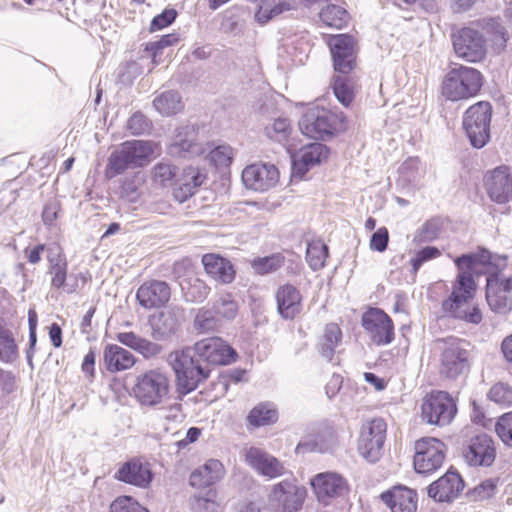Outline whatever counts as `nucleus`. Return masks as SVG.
I'll return each instance as SVG.
<instances>
[{
	"label": "nucleus",
	"mask_w": 512,
	"mask_h": 512,
	"mask_svg": "<svg viewBox=\"0 0 512 512\" xmlns=\"http://www.w3.org/2000/svg\"><path fill=\"white\" fill-rule=\"evenodd\" d=\"M459 270L452 283L450 295L441 303L444 315L470 324H479L482 313L479 307L473 304L477 285L475 282L476 268L470 253L462 254L455 259Z\"/></svg>",
	"instance_id": "obj_1"
},
{
	"label": "nucleus",
	"mask_w": 512,
	"mask_h": 512,
	"mask_svg": "<svg viewBox=\"0 0 512 512\" xmlns=\"http://www.w3.org/2000/svg\"><path fill=\"white\" fill-rule=\"evenodd\" d=\"M176 379V392L183 397L195 391L211 373L207 363L202 362L192 346L169 353L167 358Z\"/></svg>",
	"instance_id": "obj_2"
},
{
	"label": "nucleus",
	"mask_w": 512,
	"mask_h": 512,
	"mask_svg": "<svg viewBox=\"0 0 512 512\" xmlns=\"http://www.w3.org/2000/svg\"><path fill=\"white\" fill-rule=\"evenodd\" d=\"M153 153L154 145L150 141H126L109 155L104 171L105 177L112 179L127 169L142 167Z\"/></svg>",
	"instance_id": "obj_3"
},
{
	"label": "nucleus",
	"mask_w": 512,
	"mask_h": 512,
	"mask_svg": "<svg viewBox=\"0 0 512 512\" xmlns=\"http://www.w3.org/2000/svg\"><path fill=\"white\" fill-rule=\"evenodd\" d=\"M483 76L475 68L460 65L451 69L442 83V94L448 100L468 99L478 94Z\"/></svg>",
	"instance_id": "obj_4"
},
{
	"label": "nucleus",
	"mask_w": 512,
	"mask_h": 512,
	"mask_svg": "<svg viewBox=\"0 0 512 512\" xmlns=\"http://www.w3.org/2000/svg\"><path fill=\"white\" fill-rule=\"evenodd\" d=\"M344 127V117L325 108L308 109L299 121L301 132L315 140H324Z\"/></svg>",
	"instance_id": "obj_5"
},
{
	"label": "nucleus",
	"mask_w": 512,
	"mask_h": 512,
	"mask_svg": "<svg viewBox=\"0 0 512 512\" xmlns=\"http://www.w3.org/2000/svg\"><path fill=\"white\" fill-rule=\"evenodd\" d=\"M491 117L492 106L486 101L470 106L464 113L463 128L474 148L480 149L490 140Z\"/></svg>",
	"instance_id": "obj_6"
},
{
	"label": "nucleus",
	"mask_w": 512,
	"mask_h": 512,
	"mask_svg": "<svg viewBox=\"0 0 512 512\" xmlns=\"http://www.w3.org/2000/svg\"><path fill=\"white\" fill-rule=\"evenodd\" d=\"M170 383L166 373L152 369L137 378L135 397L141 406L161 405L169 393Z\"/></svg>",
	"instance_id": "obj_7"
},
{
	"label": "nucleus",
	"mask_w": 512,
	"mask_h": 512,
	"mask_svg": "<svg viewBox=\"0 0 512 512\" xmlns=\"http://www.w3.org/2000/svg\"><path fill=\"white\" fill-rule=\"evenodd\" d=\"M456 413V403L445 391L430 393L424 398L421 405L422 419L431 425H448L454 419Z\"/></svg>",
	"instance_id": "obj_8"
},
{
	"label": "nucleus",
	"mask_w": 512,
	"mask_h": 512,
	"mask_svg": "<svg viewBox=\"0 0 512 512\" xmlns=\"http://www.w3.org/2000/svg\"><path fill=\"white\" fill-rule=\"evenodd\" d=\"M387 425L382 418H373L362 425L358 451L368 462H377L383 451Z\"/></svg>",
	"instance_id": "obj_9"
},
{
	"label": "nucleus",
	"mask_w": 512,
	"mask_h": 512,
	"mask_svg": "<svg viewBox=\"0 0 512 512\" xmlns=\"http://www.w3.org/2000/svg\"><path fill=\"white\" fill-rule=\"evenodd\" d=\"M473 257L476 276L486 275V279H495L503 292L511 295L512 276L499 278V274L507 267V256L492 254L490 251L480 248L478 251L470 253Z\"/></svg>",
	"instance_id": "obj_10"
},
{
	"label": "nucleus",
	"mask_w": 512,
	"mask_h": 512,
	"mask_svg": "<svg viewBox=\"0 0 512 512\" xmlns=\"http://www.w3.org/2000/svg\"><path fill=\"white\" fill-rule=\"evenodd\" d=\"M445 444L436 438H422L415 443L414 468L419 474L439 469L445 459Z\"/></svg>",
	"instance_id": "obj_11"
},
{
	"label": "nucleus",
	"mask_w": 512,
	"mask_h": 512,
	"mask_svg": "<svg viewBox=\"0 0 512 512\" xmlns=\"http://www.w3.org/2000/svg\"><path fill=\"white\" fill-rule=\"evenodd\" d=\"M361 324L371 342L384 346L394 340V324L392 319L379 308H369L363 313Z\"/></svg>",
	"instance_id": "obj_12"
},
{
	"label": "nucleus",
	"mask_w": 512,
	"mask_h": 512,
	"mask_svg": "<svg viewBox=\"0 0 512 512\" xmlns=\"http://www.w3.org/2000/svg\"><path fill=\"white\" fill-rule=\"evenodd\" d=\"M453 47L457 56L467 62H480L486 55L482 33L470 27L462 28L453 35Z\"/></svg>",
	"instance_id": "obj_13"
},
{
	"label": "nucleus",
	"mask_w": 512,
	"mask_h": 512,
	"mask_svg": "<svg viewBox=\"0 0 512 512\" xmlns=\"http://www.w3.org/2000/svg\"><path fill=\"white\" fill-rule=\"evenodd\" d=\"M328 46L333 60V67L336 72L348 74L356 67V43L351 35H333L328 40Z\"/></svg>",
	"instance_id": "obj_14"
},
{
	"label": "nucleus",
	"mask_w": 512,
	"mask_h": 512,
	"mask_svg": "<svg viewBox=\"0 0 512 512\" xmlns=\"http://www.w3.org/2000/svg\"><path fill=\"white\" fill-rule=\"evenodd\" d=\"M470 353L462 347L461 341L446 343L440 357V374L449 379H457L470 370Z\"/></svg>",
	"instance_id": "obj_15"
},
{
	"label": "nucleus",
	"mask_w": 512,
	"mask_h": 512,
	"mask_svg": "<svg viewBox=\"0 0 512 512\" xmlns=\"http://www.w3.org/2000/svg\"><path fill=\"white\" fill-rule=\"evenodd\" d=\"M310 484L317 500L326 506L346 495L349 490L346 479L336 472L318 473L311 478Z\"/></svg>",
	"instance_id": "obj_16"
},
{
	"label": "nucleus",
	"mask_w": 512,
	"mask_h": 512,
	"mask_svg": "<svg viewBox=\"0 0 512 512\" xmlns=\"http://www.w3.org/2000/svg\"><path fill=\"white\" fill-rule=\"evenodd\" d=\"M200 360L211 365H227L237 358L236 351L220 337H209L197 341L193 346Z\"/></svg>",
	"instance_id": "obj_17"
},
{
	"label": "nucleus",
	"mask_w": 512,
	"mask_h": 512,
	"mask_svg": "<svg viewBox=\"0 0 512 512\" xmlns=\"http://www.w3.org/2000/svg\"><path fill=\"white\" fill-rule=\"evenodd\" d=\"M183 318V309L179 306H170L165 310L154 313L148 318L151 337L155 341H166L177 334Z\"/></svg>",
	"instance_id": "obj_18"
},
{
	"label": "nucleus",
	"mask_w": 512,
	"mask_h": 512,
	"mask_svg": "<svg viewBox=\"0 0 512 512\" xmlns=\"http://www.w3.org/2000/svg\"><path fill=\"white\" fill-rule=\"evenodd\" d=\"M115 478L126 484L146 489L154 479L152 466L140 457H133L118 468Z\"/></svg>",
	"instance_id": "obj_19"
},
{
	"label": "nucleus",
	"mask_w": 512,
	"mask_h": 512,
	"mask_svg": "<svg viewBox=\"0 0 512 512\" xmlns=\"http://www.w3.org/2000/svg\"><path fill=\"white\" fill-rule=\"evenodd\" d=\"M279 180V171L274 164L254 163L242 172V181L246 188L265 192L273 188Z\"/></svg>",
	"instance_id": "obj_20"
},
{
	"label": "nucleus",
	"mask_w": 512,
	"mask_h": 512,
	"mask_svg": "<svg viewBox=\"0 0 512 512\" xmlns=\"http://www.w3.org/2000/svg\"><path fill=\"white\" fill-rule=\"evenodd\" d=\"M484 184L492 201L504 204L512 198V172L509 167L500 166L488 172Z\"/></svg>",
	"instance_id": "obj_21"
},
{
	"label": "nucleus",
	"mask_w": 512,
	"mask_h": 512,
	"mask_svg": "<svg viewBox=\"0 0 512 512\" xmlns=\"http://www.w3.org/2000/svg\"><path fill=\"white\" fill-rule=\"evenodd\" d=\"M305 496V488L289 480L276 484L271 493L272 501L278 503L275 512H297L302 507Z\"/></svg>",
	"instance_id": "obj_22"
},
{
	"label": "nucleus",
	"mask_w": 512,
	"mask_h": 512,
	"mask_svg": "<svg viewBox=\"0 0 512 512\" xmlns=\"http://www.w3.org/2000/svg\"><path fill=\"white\" fill-rule=\"evenodd\" d=\"M496 457V450L492 438L485 434L472 437L464 452V458L468 465L474 467H489Z\"/></svg>",
	"instance_id": "obj_23"
},
{
	"label": "nucleus",
	"mask_w": 512,
	"mask_h": 512,
	"mask_svg": "<svg viewBox=\"0 0 512 512\" xmlns=\"http://www.w3.org/2000/svg\"><path fill=\"white\" fill-rule=\"evenodd\" d=\"M245 460L258 474L269 479L283 476L287 472L276 457L257 447L246 450Z\"/></svg>",
	"instance_id": "obj_24"
},
{
	"label": "nucleus",
	"mask_w": 512,
	"mask_h": 512,
	"mask_svg": "<svg viewBox=\"0 0 512 512\" xmlns=\"http://www.w3.org/2000/svg\"><path fill=\"white\" fill-rule=\"evenodd\" d=\"M171 297V289L167 282L150 280L144 282L136 292V299L144 309L163 307Z\"/></svg>",
	"instance_id": "obj_25"
},
{
	"label": "nucleus",
	"mask_w": 512,
	"mask_h": 512,
	"mask_svg": "<svg viewBox=\"0 0 512 512\" xmlns=\"http://www.w3.org/2000/svg\"><path fill=\"white\" fill-rule=\"evenodd\" d=\"M464 489V481L456 471L449 470L428 487V496L437 502H451Z\"/></svg>",
	"instance_id": "obj_26"
},
{
	"label": "nucleus",
	"mask_w": 512,
	"mask_h": 512,
	"mask_svg": "<svg viewBox=\"0 0 512 512\" xmlns=\"http://www.w3.org/2000/svg\"><path fill=\"white\" fill-rule=\"evenodd\" d=\"M49 267L47 273L51 275V287L62 289L64 292L71 294L77 289V280L73 283L67 282L68 263L65 254L60 248L49 249L47 256Z\"/></svg>",
	"instance_id": "obj_27"
},
{
	"label": "nucleus",
	"mask_w": 512,
	"mask_h": 512,
	"mask_svg": "<svg viewBox=\"0 0 512 512\" xmlns=\"http://www.w3.org/2000/svg\"><path fill=\"white\" fill-rule=\"evenodd\" d=\"M329 148L322 143H312L302 148L298 156L293 157L292 170L294 175L302 178L313 166L320 164L328 157Z\"/></svg>",
	"instance_id": "obj_28"
},
{
	"label": "nucleus",
	"mask_w": 512,
	"mask_h": 512,
	"mask_svg": "<svg viewBox=\"0 0 512 512\" xmlns=\"http://www.w3.org/2000/svg\"><path fill=\"white\" fill-rule=\"evenodd\" d=\"M277 311L281 318L292 320L302 310V296L292 284L281 285L275 294Z\"/></svg>",
	"instance_id": "obj_29"
},
{
	"label": "nucleus",
	"mask_w": 512,
	"mask_h": 512,
	"mask_svg": "<svg viewBox=\"0 0 512 512\" xmlns=\"http://www.w3.org/2000/svg\"><path fill=\"white\" fill-rule=\"evenodd\" d=\"M391 512H416L417 493L405 486H395L380 495Z\"/></svg>",
	"instance_id": "obj_30"
},
{
	"label": "nucleus",
	"mask_w": 512,
	"mask_h": 512,
	"mask_svg": "<svg viewBox=\"0 0 512 512\" xmlns=\"http://www.w3.org/2000/svg\"><path fill=\"white\" fill-rule=\"evenodd\" d=\"M206 180V174L196 167L189 166L175 182L173 197L179 203L188 200Z\"/></svg>",
	"instance_id": "obj_31"
},
{
	"label": "nucleus",
	"mask_w": 512,
	"mask_h": 512,
	"mask_svg": "<svg viewBox=\"0 0 512 512\" xmlns=\"http://www.w3.org/2000/svg\"><path fill=\"white\" fill-rule=\"evenodd\" d=\"M202 263L206 273L220 283L229 284L235 278L232 263L220 255L206 254L202 257Z\"/></svg>",
	"instance_id": "obj_32"
},
{
	"label": "nucleus",
	"mask_w": 512,
	"mask_h": 512,
	"mask_svg": "<svg viewBox=\"0 0 512 512\" xmlns=\"http://www.w3.org/2000/svg\"><path fill=\"white\" fill-rule=\"evenodd\" d=\"M224 474L223 464L219 460L210 459L191 473L189 482L193 487H207L220 481Z\"/></svg>",
	"instance_id": "obj_33"
},
{
	"label": "nucleus",
	"mask_w": 512,
	"mask_h": 512,
	"mask_svg": "<svg viewBox=\"0 0 512 512\" xmlns=\"http://www.w3.org/2000/svg\"><path fill=\"white\" fill-rule=\"evenodd\" d=\"M104 364L109 372L130 369L135 364L134 355L116 344H107L103 351Z\"/></svg>",
	"instance_id": "obj_34"
},
{
	"label": "nucleus",
	"mask_w": 512,
	"mask_h": 512,
	"mask_svg": "<svg viewBox=\"0 0 512 512\" xmlns=\"http://www.w3.org/2000/svg\"><path fill=\"white\" fill-rule=\"evenodd\" d=\"M116 339L121 344L135 350L146 359L156 357L163 349L160 344L143 338L134 332L118 333Z\"/></svg>",
	"instance_id": "obj_35"
},
{
	"label": "nucleus",
	"mask_w": 512,
	"mask_h": 512,
	"mask_svg": "<svg viewBox=\"0 0 512 512\" xmlns=\"http://www.w3.org/2000/svg\"><path fill=\"white\" fill-rule=\"evenodd\" d=\"M486 300L497 314L507 315L512 311V295L504 293L495 279H486Z\"/></svg>",
	"instance_id": "obj_36"
},
{
	"label": "nucleus",
	"mask_w": 512,
	"mask_h": 512,
	"mask_svg": "<svg viewBox=\"0 0 512 512\" xmlns=\"http://www.w3.org/2000/svg\"><path fill=\"white\" fill-rule=\"evenodd\" d=\"M153 106L163 116L175 115L184 108L182 97L175 90L165 91L155 97Z\"/></svg>",
	"instance_id": "obj_37"
},
{
	"label": "nucleus",
	"mask_w": 512,
	"mask_h": 512,
	"mask_svg": "<svg viewBox=\"0 0 512 512\" xmlns=\"http://www.w3.org/2000/svg\"><path fill=\"white\" fill-rule=\"evenodd\" d=\"M278 419V412L272 402H262L249 412L247 422L253 427L273 424Z\"/></svg>",
	"instance_id": "obj_38"
},
{
	"label": "nucleus",
	"mask_w": 512,
	"mask_h": 512,
	"mask_svg": "<svg viewBox=\"0 0 512 512\" xmlns=\"http://www.w3.org/2000/svg\"><path fill=\"white\" fill-rule=\"evenodd\" d=\"M342 332L335 323H329L325 327L324 334L319 342V352L328 361L333 359L336 348L341 342Z\"/></svg>",
	"instance_id": "obj_39"
},
{
	"label": "nucleus",
	"mask_w": 512,
	"mask_h": 512,
	"mask_svg": "<svg viewBox=\"0 0 512 512\" xmlns=\"http://www.w3.org/2000/svg\"><path fill=\"white\" fill-rule=\"evenodd\" d=\"M18 346L12 331L7 327L5 321L0 319V361L13 363L18 358Z\"/></svg>",
	"instance_id": "obj_40"
},
{
	"label": "nucleus",
	"mask_w": 512,
	"mask_h": 512,
	"mask_svg": "<svg viewBox=\"0 0 512 512\" xmlns=\"http://www.w3.org/2000/svg\"><path fill=\"white\" fill-rule=\"evenodd\" d=\"M292 9L291 0H264L256 12L259 23L265 24L272 18Z\"/></svg>",
	"instance_id": "obj_41"
},
{
	"label": "nucleus",
	"mask_w": 512,
	"mask_h": 512,
	"mask_svg": "<svg viewBox=\"0 0 512 512\" xmlns=\"http://www.w3.org/2000/svg\"><path fill=\"white\" fill-rule=\"evenodd\" d=\"M320 20L327 27L342 29L349 20L348 12L341 6L329 4L319 13Z\"/></svg>",
	"instance_id": "obj_42"
},
{
	"label": "nucleus",
	"mask_w": 512,
	"mask_h": 512,
	"mask_svg": "<svg viewBox=\"0 0 512 512\" xmlns=\"http://www.w3.org/2000/svg\"><path fill=\"white\" fill-rule=\"evenodd\" d=\"M337 440L332 430H325L315 436L312 440L300 442L298 448L311 452L326 453L336 446Z\"/></svg>",
	"instance_id": "obj_43"
},
{
	"label": "nucleus",
	"mask_w": 512,
	"mask_h": 512,
	"mask_svg": "<svg viewBox=\"0 0 512 512\" xmlns=\"http://www.w3.org/2000/svg\"><path fill=\"white\" fill-rule=\"evenodd\" d=\"M143 184L144 176L140 172L125 177L121 182L120 197L128 202H136L141 195Z\"/></svg>",
	"instance_id": "obj_44"
},
{
	"label": "nucleus",
	"mask_w": 512,
	"mask_h": 512,
	"mask_svg": "<svg viewBox=\"0 0 512 512\" xmlns=\"http://www.w3.org/2000/svg\"><path fill=\"white\" fill-rule=\"evenodd\" d=\"M177 167L168 161H161L152 168V180L156 185L168 187L175 185Z\"/></svg>",
	"instance_id": "obj_45"
},
{
	"label": "nucleus",
	"mask_w": 512,
	"mask_h": 512,
	"mask_svg": "<svg viewBox=\"0 0 512 512\" xmlns=\"http://www.w3.org/2000/svg\"><path fill=\"white\" fill-rule=\"evenodd\" d=\"M328 257V246L321 241H313L306 249V261L313 271H318L325 266Z\"/></svg>",
	"instance_id": "obj_46"
},
{
	"label": "nucleus",
	"mask_w": 512,
	"mask_h": 512,
	"mask_svg": "<svg viewBox=\"0 0 512 512\" xmlns=\"http://www.w3.org/2000/svg\"><path fill=\"white\" fill-rule=\"evenodd\" d=\"M284 256L281 253H275L270 256L256 258L251 265L254 271L259 275H266L277 271L284 264Z\"/></svg>",
	"instance_id": "obj_47"
},
{
	"label": "nucleus",
	"mask_w": 512,
	"mask_h": 512,
	"mask_svg": "<svg viewBox=\"0 0 512 512\" xmlns=\"http://www.w3.org/2000/svg\"><path fill=\"white\" fill-rule=\"evenodd\" d=\"M181 132L176 136L175 141L169 146L168 153L173 157H191L200 152L199 146L188 138H181Z\"/></svg>",
	"instance_id": "obj_48"
},
{
	"label": "nucleus",
	"mask_w": 512,
	"mask_h": 512,
	"mask_svg": "<svg viewBox=\"0 0 512 512\" xmlns=\"http://www.w3.org/2000/svg\"><path fill=\"white\" fill-rule=\"evenodd\" d=\"M219 326V318L213 308H201L194 319V328L200 333L215 331Z\"/></svg>",
	"instance_id": "obj_49"
},
{
	"label": "nucleus",
	"mask_w": 512,
	"mask_h": 512,
	"mask_svg": "<svg viewBox=\"0 0 512 512\" xmlns=\"http://www.w3.org/2000/svg\"><path fill=\"white\" fill-rule=\"evenodd\" d=\"M154 411L152 416L158 420H165L167 422H181L184 418L182 412V405L180 403H169L166 401L156 407H153Z\"/></svg>",
	"instance_id": "obj_50"
},
{
	"label": "nucleus",
	"mask_w": 512,
	"mask_h": 512,
	"mask_svg": "<svg viewBox=\"0 0 512 512\" xmlns=\"http://www.w3.org/2000/svg\"><path fill=\"white\" fill-rule=\"evenodd\" d=\"M218 318L232 320L238 313V304L230 294L221 295L212 306Z\"/></svg>",
	"instance_id": "obj_51"
},
{
	"label": "nucleus",
	"mask_w": 512,
	"mask_h": 512,
	"mask_svg": "<svg viewBox=\"0 0 512 512\" xmlns=\"http://www.w3.org/2000/svg\"><path fill=\"white\" fill-rule=\"evenodd\" d=\"M333 92L337 100L348 107L354 100V90L351 81L342 76H336L333 82Z\"/></svg>",
	"instance_id": "obj_52"
},
{
	"label": "nucleus",
	"mask_w": 512,
	"mask_h": 512,
	"mask_svg": "<svg viewBox=\"0 0 512 512\" xmlns=\"http://www.w3.org/2000/svg\"><path fill=\"white\" fill-rule=\"evenodd\" d=\"M291 130V124L287 118H278L265 127V134L271 140L282 143L288 139Z\"/></svg>",
	"instance_id": "obj_53"
},
{
	"label": "nucleus",
	"mask_w": 512,
	"mask_h": 512,
	"mask_svg": "<svg viewBox=\"0 0 512 512\" xmlns=\"http://www.w3.org/2000/svg\"><path fill=\"white\" fill-rule=\"evenodd\" d=\"M193 507L197 512H219L221 504L215 490H209L195 497Z\"/></svg>",
	"instance_id": "obj_54"
},
{
	"label": "nucleus",
	"mask_w": 512,
	"mask_h": 512,
	"mask_svg": "<svg viewBox=\"0 0 512 512\" xmlns=\"http://www.w3.org/2000/svg\"><path fill=\"white\" fill-rule=\"evenodd\" d=\"M488 398L500 405H512V388L502 382L496 383L491 387Z\"/></svg>",
	"instance_id": "obj_55"
},
{
	"label": "nucleus",
	"mask_w": 512,
	"mask_h": 512,
	"mask_svg": "<svg viewBox=\"0 0 512 512\" xmlns=\"http://www.w3.org/2000/svg\"><path fill=\"white\" fill-rule=\"evenodd\" d=\"M495 430L503 443L512 447V412L505 413L499 417Z\"/></svg>",
	"instance_id": "obj_56"
},
{
	"label": "nucleus",
	"mask_w": 512,
	"mask_h": 512,
	"mask_svg": "<svg viewBox=\"0 0 512 512\" xmlns=\"http://www.w3.org/2000/svg\"><path fill=\"white\" fill-rule=\"evenodd\" d=\"M441 255L440 250L434 246H426L416 252L411 259L412 272L416 274L420 267L427 261L433 260Z\"/></svg>",
	"instance_id": "obj_57"
},
{
	"label": "nucleus",
	"mask_w": 512,
	"mask_h": 512,
	"mask_svg": "<svg viewBox=\"0 0 512 512\" xmlns=\"http://www.w3.org/2000/svg\"><path fill=\"white\" fill-rule=\"evenodd\" d=\"M110 512H148L132 497L123 496L114 500L110 506Z\"/></svg>",
	"instance_id": "obj_58"
},
{
	"label": "nucleus",
	"mask_w": 512,
	"mask_h": 512,
	"mask_svg": "<svg viewBox=\"0 0 512 512\" xmlns=\"http://www.w3.org/2000/svg\"><path fill=\"white\" fill-rule=\"evenodd\" d=\"M149 119L141 112H135L127 122V129L132 135H142L150 130Z\"/></svg>",
	"instance_id": "obj_59"
},
{
	"label": "nucleus",
	"mask_w": 512,
	"mask_h": 512,
	"mask_svg": "<svg viewBox=\"0 0 512 512\" xmlns=\"http://www.w3.org/2000/svg\"><path fill=\"white\" fill-rule=\"evenodd\" d=\"M209 157L215 166H229L233 159L232 148L228 145H219L211 150Z\"/></svg>",
	"instance_id": "obj_60"
},
{
	"label": "nucleus",
	"mask_w": 512,
	"mask_h": 512,
	"mask_svg": "<svg viewBox=\"0 0 512 512\" xmlns=\"http://www.w3.org/2000/svg\"><path fill=\"white\" fill-rule=\"evenodd\" d=\"M177 17V11L173 8L165 9L160 14L156 15L150 24V30L152 32L161 30L171 25Z\"/></svg>",
	"instance_id": "obj_61"
},
{
	"label": "nucleus",
	"mask_w": 512,
	"mask_h": 512,
	"mask_svg": "<svg viewBox=\"0 0 512 512\" xmlns=\"http://www.w3.org/2000/svg\"><path fill=\"white\" fill-rule=\"evenodd\" d=\"M389 243V232L386 227H380L371 236L370 249L372 251L384 252Z\"/></svg>",
	"instance_id": "obj_62"
},
{
	"label": "nucleus",
	"mask_w": 512,
	"mask_h": 512,
	"mask_svg": "<svg viewBox=\"0 0 512 512\" xmlns=\"http://www.w3.org/2000/svg\"><path fill=\"white\" fill-rule=\"evenodd\" d=\"M209 290V287L203 281L195 279L186 293V298L192 302H201L208 296Z\"/></svg>",
	"instance_id": "obj_63"
},
{
	"label": "nucleus",
	"mask_w": 512,
	"mask_h": 512,
	"mask_svg": "<svg viewBox=\"0 0 512 512\" xmlns=\"http://www.w3.org/2000/svg\"><path fill=\"white\" fill-rule=\"evenodd\" d=\"M496 486L497 480L487 479L473 489L472 496L475 500L488 499L494 495Z\"/></svg>",
	"instance_id": "obj_64"
}]
</instances>
